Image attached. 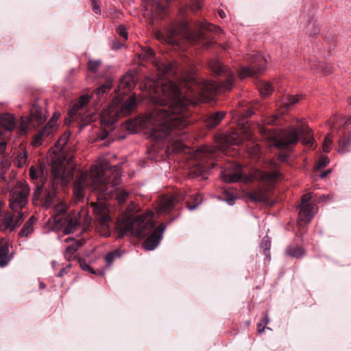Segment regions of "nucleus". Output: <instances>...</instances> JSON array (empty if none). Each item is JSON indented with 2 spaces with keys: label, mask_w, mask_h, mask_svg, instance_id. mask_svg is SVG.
Masks as SVG:
<instances>
[{
  "label": "nucleus",
  "mask_w": 351,
  "mask_h": 351,
  "mask_svg": "<svg viewBox=\"0 0 351 351\" xmlns=\"http://www.w3.org/2000/svg\"><path fill=\"white\" fill-rule=\"evenodd\" d=\"M139 58L154 64L158 77L147 78L145 86L150 100L158 104L142 121V125L149 130L155 141H165L176 152H184L183 141L187 138L184 130L191 123L189 106L211 98L215 93L229 90L233 86V73L217 59L208 61V67L217 76L224 77L220 82L199 80L195 73L182 77V89L169 77L180 71L176 62L155 59L154 51L149 47L141 49Z\"/></svg>",
  "instance_id": "f257e3e1"
},
{
  "label": "nucleus",
  "mask_w": 351,
  "mask_h": 351,
  "mask_svg": "<svg viewBox=\"0 0 351 351\" xmlns=\"http://www.w3.org/2000/svg\"><path fill=\"white\" fill-rule=\"evenodd\" d=\"M121 177L119 167L109 168L108 162H104L92 166L89 173L80 171L74 182L73 193L78 200L83 198L86 186L98 191V201L91 205L99 224L104 228H108L111 217L106 202L99 199H115L121 205L129 196V193L119 185Z\"/></svg>",
  "instance_id": "f03ea898"
},
{
  "label": "nucleus",
  "mask_w": 351,
  "mask_h": 351,
  "mask_svg": "<svg viewBox=\"0 0 351 351\" xmlns=\"http://www.w3.org/2000/svg\"><path fill=\"white\" fill-rule=\"evenodd\" d=\"M153 215L152 212L147 211L133 219L128 217L121 221H119L116 226L118 237L121 238L127 234H131L142 239L151 234L144 241L143 247L147 250H154L162 238L166 226L161 223L158 228L154 230L155 223L152 220Z\"/></svg>",
  "instance_id": "7ed1b4c3"
},
{
  "label": "nucleus",
  "mask_w": 351,
  "mask_h": 351,
  "mask_svg": "<svg viewBox=\"0 0 351 351\" xmlns=\"http://www.w3.org/2000/svg\"><path fill=\"white\" fill-rule=\"evenodd\" d=\"M258 131L265 140L277 148L283 149L289 145L297 143L299 136L304 144L310 146L314 144L311 130L306 125L290 127L287 130L269 129L265 126H259Z\"/></svg>",
  "instance_id": "20e7f679"
},
{
  "label": "nucleus",
  "mask_w": 351,
  "mask_h": 351,
  "mask_svg": "<svg viewBox=\"0 0 351 351\" xmlns=\"http://www.w3.org/2000/svg\"><path fill=\"white\" fill-rule=\"evenodd\" d=\"M68 140L69 136L64 135L56 142L53 148L54 156L51 160V173L57 182L61 180L63 183H67L73 178L75 166L73 156L66 154L64 149Z\"/></svg>",
  "instance_id": "39448f33"
},
{
  "label": "nucleus",
  "mask_w": 351,
  "mask_h": 351,
  "mask_svg": "<svg viewBox=\"0 0 351 351\" xmlns=\"http://www.w3.org/2000/svg\"><path fill=\"white\" fill-rule=\"evenodd\" d=\"M199 30L197 32H191L189 24L185 21L180 22L169 26L166 33L164 34L160 31L155 33L156 38L161 41H165L171 45H178L177 36L186 38L191 43L199 41L204 37V30L213 31L215 27L208 23L199 22L198 23Z\"/></svg>",
  "instance_id": "423d86ee"
},
{
  "label": "nucleus",
  "mask_w": 351,
  "mask_h": 351,
  "mask_svg": "<svg viewBox=\"0 0 351 351\" xmlns=\"http://www.w3.org/2000/svg\"><path fill=\"white\" fill-rule=\"evenodd\" d=\"M232 169H225L221 173V178L224 182L234 183L243 181L247 183L253 180H258L266 184H272L282 178V175L278 171L272 172L255 169L251 176L243 173V168L239 165H232Z\"/></svg>",
  "instance_id": "0eeeda50"
},
{
  "label": "nucleus",
  "mask_w": 351,
  "mask_h": 351,
  "mask_svg": "<svg viewBox=\"0 0 351 351\" xmlns=\"http://www.w3.org/2000/svg\"><path fill=\"white\" fill-rule=\"evenodd\" d=\"M136 104V100L134 96L129 97L125 100L119 96H116L102 112L101 121L104 124L112 125L119 118L130 114L134 109Z\"/></svg>",
  "instance_id": "6e6552de"
},
{
  "label": "nucleus",
  "mask_w": 351,
  "mask_h": 351,
  "mask_svg": "<svg viewBox=\"0 0 351 351\" xmlns=\"http://www.w3.org/2000/svg\"><path fill=\"white\" fill-rule=\"evenodd\" d=\"M29 187L26 183L19 182L10 192V208L12 211L21 212L27 204Z\"/></svg>",
  "instance_id": "1a4fd4ad"
},
{
  "label": "nucleus",
  "mask_w": 351,
  "mask_h": 351,
  "mask_svg": "<svg viewBox=\"0 0 351 351\" xmlns=\"http://www.w3.org/2000/svg\"><path fill=\"white\" fill-rule=\"evenodd\" d=\"M55 182L47 185L43 183L37 184L34 191L33 200L45 208L51 206L56 195Z\"/></svg>",
  "instance_id": "9d476101"
},
{
  "label": "nucleus",
  "mask_w": 351,
  "mask_h": 351,
  "mask_svg": "<svg viewBox=\"0 0 351 351\" xmlns=\"http://www.w3.org/2000/svg\"><path fill=\"white\" fill-rule=\"evenodd\" d=\"M90 98V97L88 95L81 96L79 100L71 106L68 112L69 117L72 121L80 119L85 123L81 125V128H84L86 124L91 122L94 119L93 113L86 114L84 111V107L89 102Z\"/></svg>",
  "instance_id": "9b49d317"
},
{
  "label": "nucleus",
  "mask_w": 351,
  "mask_h": 351,
  "mask_svg": "<svg viewBox=\"0 0 351 351\" xmlns=\"http://www.w3.org/2000/svg\"><path fill=\"white\" fill-rule=\"evenodd\" d=\"M247 60L250 65L240 69L239 72L240 77H254L256 73L263 72L265 69L267 60L261 53L256 52L252 54Z\"/></svg>",
  "instance_id": "f8f14e48"
},
{
  "label": "nucleus",
  "mask_w": 351,
  "mask_h": 351,
  "mask_svg": "<svg viewBox=\"0 0 351 351\" xmlns=\"http://www.w3.org/2000/svg\"><path fill=\"white\" fill-rule=\"evenodd\" d=\"M23 213L17 211H8L3 217H0V229L3 231H13L21 225L23 221Z\"/></svg>",
  "instance_id": "ddd939ff"
},
{
  "label": "nucleus",
  "mask_w": 351,
  "mask_h": 351,
  "mask_svg": "<svg viewBox=\"0 0 351 351\" xmlns=\"http://www.w3.org/2000/svg\"><path fill=\"white\" fill-rule=\"evenodd\" d=\"M185 196L181 193L176 195H165L160 199L156 211L158 214L169 213L175 205L184 199Z\"/></svg>",
  "instance_id": "4468645a"
},
{
  "label": "nucleus",
  "mask_w": 351,
  "mask_h": 351,
  "mask_svg": "<svg viewBox=\"0 0 351 351\" xmlns=\"http://www.w3.org/2000/svg\"><path fill=\"white\" fill-rule=\"evenodd\" d=\"M169 0H145V10L150 12L153 17H159L169 6Z\"/></svg>",
  "instance_id": "2eb2a0df"
},
{
  "label": "nucleus",
  "mask_w": 351,
  "mask_h": 351,
  "mask_svg": "<svg viewBox=\"0 0 351 351\" xmlns=\"http://www.w3.org/2000/svg\"><path fill=\"white\" fill-rule=\"evenodd\" d=\"M60 113H54L53 117L47 123V125L39 132L33 138L32 145L35 147L39 146L42 144L43 138L49 136L53 131L56 121L60 117Z\"/></svg>",
  "instance_id": "dca6fc26"
},
{
  "label": "nucleus",
  "mask_w": 351,
  "mask_h": 351,
  "mask_svg": "<svg viewBox=\"0 0 351 351\" xmlns=\"http://www.w3.org/2000/svg\"><path fill=\"white\" fill-rule=\"evenodd\" d=\"M10 243L5 238H0V267H6L12 261L14 256V252H10L9 247Z\"/></svg>",
  "instance_id": "f3484780"
},
{
  "label": "nucleus",
  "mask_w": 351,
  "mask_h": 351,
  "mask_svg": "<svg viewBox=\"0 0 351 351\" xmlns=\"http://www.w3.org/2000/svg\"><path fill=\"white\" fill-rule=\"evenodd\" d=\"M47 120V116L43 109L34 102L30 108L29 122L34 125H42Z\"/></svg>",
  "instance_id": "a211bd4d"
},
{
  "label": "nucleus",
  "mask_w": 351,
  "mask_h": 351,
  "mask_svg": "<svg viewBox=\"0 0 351 351\" xmlns=\"http://www.w3.org/2000/svg\"><path fill=\"white\" fill-rule=\"evenodd\" d=\"M253 134L252 131L243 126L241 130L240 133L232 134L228 136L227 141L232 145H240L243 143L244 141H252Z\"/></svg>",
  "instance_id": "6ab92c4d"
},
{
  "label": "nucleus",
  "mask_w": 351,
  "mask_h": 351,
  "mask_svg": "<svg viewBox=\"0 0 351 351\" xmlns=\"http://www.w3.org/2000/svg\"><path fill=\"white\" fill-rule=\"evenodd\" d=\"M300 219L306 223H309L317 213L316 205L315 204H300Z\"/></svg>",
  "instance_id": "aec40b11"
},
{
  "label": "nucleus",
  "mask_w": 351,
  "mask_h": 351,
  "mask_svg": "<svg viewBox=\"0 0 351 351\" xmlns=\"http://www.w3.org/2000/svg\"><path fill=\"white\" fill-rule=\"evenodd\" d=\"M63 227V232L66 234H69L75 232L80 225V222L75 216H66L62 220V223H57Z\"/></svg>",
  "instance_id": "412c9836"
},
{
  "label": "nucleus",
  "mask_w": 351,
  "mask_h": 351,
  "mask_svg": "<svg viewBox=\"0 0 351 351\" xmlns=\"http://www.w3.org/2000/svg\"><path fill=\"white\" fill-rule=\"evenodd\" d=\"M14 127V119L11 114H4L0 116V136L3 135L5 132L13 130Z\"/></svg>",
  "instance_id": "4be33fe9"
},
{
  "label": "nucleus",
  "mask_w": 351,
  "mask_h": 351,
  "mask_svg": "<svg viewBox=\"0 0 351 351\" xmlns=\"http://www.w3.org/2000/svg\"><path fill=\"white\" fill-rule=\"evenodd\" d=\"M67 205L64 202H60L53 208V217L56 223H62V220L67 215Z\"/></svg>",
  "instance_id": "5701e85b"
},
{
  "label": "nucleus",
  "mask_w": 351,
  "mask_h": 351,
  "mask_svg": "<svg viewBox=\"0 0 351 351\" xmlns=\"http://www.w3.org/2000/svg\"><path fill=\"white\" fill-rule=\"evenodd\" d=\"M226 115V112L218 111L210 114L205 120V125L208 128H214L218 125Z\"/></svg>",
  "instance_id": "b1692460"
},
{
  "label": "nucleus",
  "mask_w": 351,
  "mask_h": 351,
  "mask_svg": "<svg viewBox=\"0 0 351 351\" xmlns=\"http://www.w3.org/2000/svg\"><path fill=\"white\" fill-rule=\"evenodd\" d=\"M300 99L301 95H285L282 97V99L280 100V107L284 108H285V110H287L292 106H293L295 104H297Z\"/></svg>",
  "instance_id": "393cba45"
},
{
  "label": "nucleus",
  "mask_w": 351,
  "mask_h": 351,
  "mask_svg": "<svg viewBox=\"0 0 351 351\" xmlns=\"http://www.w3.org/2000/svg\"><path fill=\"white\" fill-rule=\"evenodd\" d=\"M246 196L252 202H264L267 199V191L264 189H257L253 191L248 192Z\"/></svg>",
  "instance_id": "a878e982"
},
{
  "label": "nucleus",
  "mask_w": 351,
  "mask_h": 351,
  "mask_svg": "<svg viewBox=\"0 0 351 351\" xmlns=\"http://www.w3.org/2000/svg\"><path fill=\"white\" fill-rule=\"evenodd\" d=\"M27 152L25 149H21L17 151L13 163L19 168L25 167L27 162Z\"/></svg>",
  "instance_id": "bb28decb"
},
{
  "label": "nucleus",
  "mask_w": 351,
  "mask_h": 351,
  "mask_svg": "<svg viewBox=\"0 0 351 351\" xmlns=\"http://www.w3.org/2000/svg\"><path fill=\"white\" fill-rule=\"evenodd\" d=\"M36 221V218L32 216L24 224L21 230L19 232L20 237L27 238L34 231V224Z\"/></svg>",
  "instance_id": "cd10ccee"
},
{
  "label": "nucleus",
  "mask_w": 351,
  "mask_h": 351,
  "mask_svg": "<svg viewBox=\"0 0 351 351\" xmlns=\"http://www.w3.org/2000/svg\"><path fill=\"white\" fill-rule=\"evenodd\" d=\"M82 242L81 241H76L70 245H69L65 251L64 256L68 261H71L75 257V253L82 246Z\"/></svg>",
  "instance_id": "c85d7f7f"
},
{
  "label": "nucleus",
  "mask_w": 351,
  "mask_h": 351,
  "mask_svg": "<svg viewBox=\"0 0 351 351\" xmlns=\"http://www.w3.org/2000/svg\"><path fill=\"white\" fill-rule=\"evenodd\" d=\"M257 87L261 95L263 97L269 95L274 91V88L268 82L259 81L257 84Z\"/></svg>",
  "instance_id": "c756f323"
},
{
  "label": "nucleus",
  "mask_w": 351,
  "mask_h": 351,
  "mask_svg": "<svg viewBox=\"0 0 351 351\" xmlns=\"http://www.w3.org/2000/svg\"><path fill=\"white\" fill-rule=\"evenodd\" d=\"M121 256L122 252L119 249L108 252L105 256L107 265L110 266L115 259L120 258Z\"/></svg>",
  "instance_id": "7c9ffc66"
},
{
  "label": "nucleus",
  "mask_w": 351,
  "mask_h": 351,
  "mask_svg": "<svg viewBox=\"0 0 351 351\" xmlns=\"http://www.w3.org/2000/svg\"><path fill=\"white\" fill-rule=\"evenodd\" d=\"M351 145L350 138H346L345 136L341 137L339 141V153H346L349 152L350 147Z\"/></svg>",
  "instance_id": "2f4dec72"
},
{
  "label": "nucleus",
  "mask_w": 351,
  "mask_h": 351,
  "mask_svg": "<svg viewBox=\"0 0 351 351\" xmlns=\"http://www.w3.org/2000/svg\"><path fill=\"white\" fill-rule=\"evenodd\" d=\"M112 82L110 80L106 81L104 84L97 88L95 95L97 98L102 97L106 93L109 91L112 87Z\"/></svg>",
  "instance_id": "473e14b6"
},
{
  "label": "nucleus",
  "mask_w": 351,
  "mask_h": 351,
  "mask_svg": "<svg viewBox=\"0 0 351 351\" xmlns=\"http://www.w3.org/2000/svg\"><path fill=\"white\" fill-rule=\"evenodd\" d=\"M247 152L252 157L258 158L261 154V147L258 144L252 142L247 147Z\"/></svg>",
  "instance_id": "72a5a7b5"
},
{
  "label": "nucleus",
  "mask_w": 351,
  "mask_h": 351,
  "mask_svg": "<svg viewBox=\"0 0 351 351\" xmlns=\"http://www.w3.org/2000/svg\"><path fill=\"white\" fill-rule=\"evenodd\" d=\"M12 162L13 161L10 156H1L0 160V169L5 171H8L10 169Z\"/></svg>",
  "instance_id": "f704fd0d"
},
{
  "label": "nucleus",
  "mask_w": 351,
  "mask_h": 351,
  "mask_svg": "<svg viewBox=\"0 0 351 351\" xmlns=\"http://www.w3.org/2000/svg\"><path fill=\"white\" fill-rule=\"evenodd\" d=\"M132 81V77L131 75H125L123 76L119 84V88H128L131 87V82Z\"/></svg>",
  "instance_id": "c9c22d12"
},
{
  "label": "nucleus",
  "mask_w": 351,
  "mask_h": 351,
  "mask_svg": "<svg viewBox=\"0 0 351 351\" xmlns=\"http://www.w3.org/2000/svg\"><path fill=\"white\" fill-rule=\"evenodd\" d=\"M286 254L291 257L299 258L303 256L304 250L300 247H288L286 249Z\"/></svg>",
  "instance_id": "e433bc0d"
},
{
  "label": "nucleus",
  "mask_w": 351,
  "mask_h": 351,
  "mask_svg": "<svg viewBox=\"0 0 351 351\" xmlns=\"http://www.w3.org/2000/svg\"><path fill=\"white\" fill-rule=\"evenodd\" d=\"M191 199L193 200L195 204L193 205H188V208L190 210H193L196 209L202 202V197L199 193H194L191 195Z\"/></svg>",
  "instance_id": "4c0bfd02"
},
{
  "label": "nucleus",
  "mask_w": 351,
  "mask_h": 351,
  "mask_svg": "<svg viewBox=\"0 0 351 351\" xmlns=\"http://www.w3.org/2000/svg\"><path fill=\"white\" fill-rule=\"evenodd\" d=\"M271 247V241L268 237H265L261 241V247L263 249V253L265 256H268Z\"/></svg>",
  "instance_id": "58836bf2"
},
{
  "label": "nucleus",
  "mask_w": 351,
  "mask_h": 351,
  "mask_svg": "<svg viewBox=\"0 0 351 351\" xmlns=\"http://www.w3.org/2000/svg\"><path fill=\"white\" fill-rule=\"evenodd\" d=\"M189 6L193 12H196L202 8L203 2L202 0H189Z\"/></svg>",
  "instance_id": "ea45409f"
},
{
  "label": "nucleus",
  "mask_w": 351,
  "mask_h": 351,
  "mask_svg": "<svg viewBox=\"0 0 351 351\" xmlns=\"http://www.w3.org/2000/svg\"><path fill=\"white\" fill-rule=\"evenodd\" d=\"M306 28V32L311 36H314L319 32V28L314 23L309 22Z\"/></svg>",
  "instance_id": "a19ab883"
},
{
  "label": "nucleus",
  "mask_w": 351,
  "mask_h": 351,
  "mask_svg": "<svg viewBox=\"0 0 351 351\" xmlns=\"http://www.w3.org/2000/svg\"><path fill=\"white\" fill-rule=\"evenodd\" d=\"M269 318L268 313H267V312H265L264 313V315L262 319L263 323H258L257 324L258 327V330L259 332H262L264 330L265 326L269 323Z\"/></svg>",
  "instance_id": "79ce46f5"
},
{
  "label": "nucleus",
  "mask_w": 351,
  "mask_h": 351,
  "mask_svg": "<svg viewBox=\"0 0 351 351\" xmlns=\"http://www.w3.org/2000/svg\"><path fill=\"white\" fill-rule=\"evenodd\" d=\"M332 142V137L329 134L325 137L323 143V150L324 152L328 153L330 152Z\"/></svg>",
  "instance_id": "37998d69"
},
{
  "label": "nucleus",
  "mask_w": 351,
  "mask_h": 351,
  "mask_svg": "<svg viewBox=\"0 0 351 351\" xmlns=\"http://www.w3.org/2000/svg\"><path fill=\"white\" fill-rule=\"evenodd\" d=\"M345 117L335 115L332 118L329 120V122L331 124V127L332 129L338 127L339 125L340 121L343 119Z\"/></svg>",
  "instance_id": "c03bdc74"
},
{
  "label": "nucleus",
  "mask_w": 351,
  "mask_h": 351,
  "mask_svg": "<svg viewBox=\"0 0 351 351\" xmlns=\"http://www.w3.org/2000/svg\"><path fill=\"white\" fill-rule=\"evenodd\" d=\"M99 60H89L88 63V69L93 72H95L100 66Z\"/></svg>",
  "instance_id": "a18cd8bd"
},
{
  "label": "nucleus",
  "mask_w": 351,
  "mask_h": 351,
  "mask_svg": "<svg viewBox=\"0 0 351 351\" xmlns=\"http://www.w3.org/2000/svg\"><path fill=\"white\" fill-rule=\"evenodd\" d=\"M79 264L81 268L84 271H88L92 274H95L93 269H92L90 265L86 262L85 260L79 258L78 260Z\"/></svg>",
  "instance_id": "49530a36"
},
{
  "label": "nucleus",
  "mask_w": 351,
  "mask_h": 351,
  "mask_svg": "<svg viewBox=\"0 0 351 351\" xmlns=\"http://www.w3.org/2000/svg\"><path fill=\"white\" fill-rule=\"evenodd\" d=\"M278 118V116L277 114H273L269 117H267L264 119V123L267 125H276Z\"/></svg>",
  "instance_id": "de8ad7c7"
},
{
  "label": "nucleus",
  "mask_w": 351,
  "mask_h": 351,
  "mask_svg": "<svg viewBox=\"0 0 351 351\" xmlns=\"http://www.w3.org/2000/svg\"><path fill=\"white\" fill-rule=\"evenodd\" d=\"M40 171L32 166L29 169V176L32 180H37L40 175Z\"/></svg>",
  "instance_id": "09e8293b"
},
{
  "label": "nucleus",
  "mask_w": 351,
  "mask_h": 351,
  "mask_svg": "<svg viewBox=\"0 0 351 351\" xmlns=\"http://www.w3.org/2000/svg\"><path fill=\"white\" fill-rule=\"evenodd\" d=\"M92 10L95 14H101V8L97 3V0H91Z\"/></svg>",
  "instance_id": "8fccbe9b"
},
{
  "label": "nucleus",
  "mask_w": 351,
  "mask_h": 351,
  "mask_svg": "<svg viewBox=\"0 0 351 351\" xmlns=\"http://www.w3.org/2000/svg\"><path fill=\"white\" fill-rule=\"evenodd\" d=\"M117 32L120 36H121L124 39H127L128 32L126 31V29L123 26H119L117 29Z\"/></svg>",
  "instance_id": "3c124183"
},
{
  "label": "nucleus",
  "mask_w": 351,
  "mask_h": 351,
  "mask_svg": "<svg viewBox=\"0 0 351 351\" xmlns=\"http://www.w3.org/2000/svg\"><path fill=\"white\" fill-rule=\"evenodd\" d=\"M329 162V159L328 157H324L321 158L317 163V168L322 169L325 167Z\"/></svg>",
  "instance_id": "603ef678"
},
{
  "label": "nucleus",
  "mask_w": 351,
  "mask_h": 351,
  "mask_svg": "<svg viewBox=\"0 0 351 351\" xmlns=\"http://www.w3.org/2000/svg\"><path fill=\"white\" fill-rule=\"evenodd\" d=\"M312 199V195L311 193L305 194L302 197V203L301 204H311V200Z\"/></svg>",
  "instance_id": "864d4df0"
},
{
  "label": "nucleus",
  "mask_w": 351,
  "mask_h": 351,
  "mask_svg": "<svg viewBox=\"0 0 351 351\" xmlns=\"http://www.w3.org/2000/svg\"><path fill=\"white\" fill-rule=\"evenodd\" d=\"M6 173L7 171L0 169V183H3L6 182Z\"/></svg>",
  "instance_id": "5fc2aeb1"
},
{
  "label": "nucleus",
  "mask_w": 351,
  "mask_h": 351,
  "mask_svg": "<svg viewBox=\"0 0 351 351\" xmlns=\"http://www.w3.org/2000/svg\"><path fill=\"white\" fill-rule=\"evenodd\" d=\"M288 158V155L286 154H280L278 158L281 162H286Z\"/></svg>",
  "instance_id": "6e6d98bb"
},
{
  "label": "nucleus",
  "mask_w": 351,
  "mask_h": 351,
  "mask_svg": "<svg viewBox=\"0 0 351 351\" xmlns=\"http://www.w3.org/2000/svg\"><path fill=\"white\" fill-rule=\"evenodd\" d=\"M6 149V143L1 142L0 143V154L3 153Z\"/></svg>",
  "instance_id": "4d7b16f0"
},
{
  "label": "nucleus",
  "mask_w": 351,
  "mask_h": 351,
  "mask_svg": "<svg viewBox=\"0 0 351 351\" xmlns=\"http://www.w3.org/2000/svg\"><path fill=\"white\" fill-rule=\"evenodd\" d=\"M67 272V268H62L57 274L58 277L63 276Z\"/></svg>",
  "instance_id": "13d9d810"
},
{
  "label": "nucleus",
  "mask_w": 351,
  "mask_h": 351,
  "mask_svg": "<svg viewBox=\"0 0 351 351\" xmlns=\"http://www.w3.org/2000/svg\"><path fill=\"white\" fill-rule=\"evenodd\" d=\"M252 114V112L250 111V110H245V112L243 113V116L246 117V118H248L250 117H251V115Z\"/></svg>",
  "instance_id": "bf43d9fd"
},
{
  "label": "nucleus",
  "mask_w": 351,
  "mask_h": 351,
  "mask_svg": "<svg viewBox=\"0 0 351 351\" xmlns=\"http://www.w3.org/2000/svg\"><path fill=\"white\" fill-rule=\"evenodd\" d=\"M351 124V115L348 117L344 121V125H348Z\"/></svg>",
  "instance_id": "052dcab7"
},
{
  "label": "nucleus",
  "mask_w": 351,
  "mask_h": 351,
  "mask_svg": "<svg viewBox=\"0 0 351 351\" xmlns=\"http://www.w3.org/2000/svg\"><path fill=\"white\" fill-rule=\"evenodd\" d=\"M269 165L274 167V169L278 168V164L274 160H270L269 161Z\"/></svg>",
  "instance_id": "680f3d73"
},
{
  "label": "nucleus",
  "mask_w": 351,
  "mask_h": 351,
  "mask_svg": "<svg viewBox=\"0 0 351 351\" xmlns=\"http://www.w3.org/2000/svg\"><path fill=\"white\" fill-rule=\"evenodd\" d=\"M319 67H320V68H321V69H325L324 72H325V73H326V74H328V73H329L330 72V69H328V68H327V67L324 68V64H319Z\"/></svg>",
  "instance_id": "e2e57ef3"
},
{
  "label": "nucleus",
  "mask_w": 351,
  "mask_h": 351,
  "mask_svg": "<svg viewBox=\"0 0 351 351\" xmlns=\"http://www.w3.org/2000/svg\"><path fill=\"white\" fill-rule=\"evenodd\" d=\"M226 202L229 205H233L234 203V198H228L226 199Z\"/></svg>",
  "instance_id": "0e129e2a"
},
{
  "label": "nucleus",
  "mask_w": 351,
  "mask_h": 351,
  "mask_svg": "<svg viewBox=\"0 0 351 351\" xmlns=\"http://www.w3.org/2000/svg\"><path fill=\"white\" fill-rule=\"evenodd\" d=\"M134 209V205L133 203H132L128 208V210H129V212H132L133 210Z\"/></svg>",
  "instance_id": "69168bd1"
},
{
  "label": "nucleus",
  "mask_w": 351,
  "mask_h": 351,
  "mask_svg": "<svg viewBox=\"0 0 351 351\" xmlns=\"http://www.w3.org/2000/svg\"><path fill=\"white\" fill-rule=\"evenodd\" d=\"M219 14L221 16V18H222V19L226 17V14H225L224 11H223V10L219 11Z\"/></svg>",
  "instance_id": "338daca9"
},
{
  "label": "nucleus",
  "mask_w": 351,
  "mask_h": 351,
  "mask_svg": "<svg viewBox=\"0 0 351 351\" xmlns=\"http://www.w3.org/2000/svg\"><path fill=\"white\" fill-rule=\"evenodd\" d=\"M330 173L329 171H324L323 172L321 175H320V177L321 178H325L327 176V175Z\"/></svg>",
  "instance_id": "774afa93"
}]
</instances>
